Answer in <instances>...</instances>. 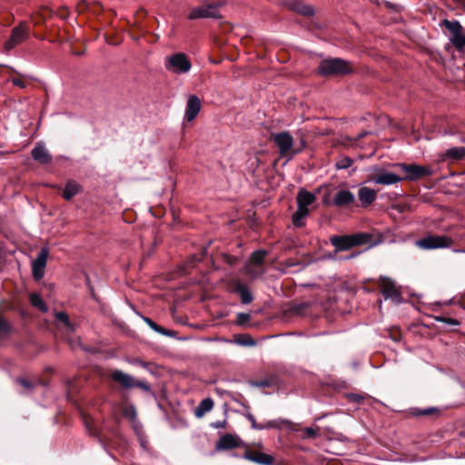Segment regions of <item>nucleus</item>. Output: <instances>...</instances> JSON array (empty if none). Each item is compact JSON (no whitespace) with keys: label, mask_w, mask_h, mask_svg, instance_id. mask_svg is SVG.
<instances>
[{"label":"nucleus","mask_w":465,"mask_h":465,"mask_svg":"<svg viewBox=\"0 0 465 465\" xmlns=\"http://www.w3.org/2000/svg\"><path fill=\"white\" fill-rule=\"evenodd\" d=\"M12 83L21 88H25L26 84L25 81L20 77H14L12 78Z\"/></svg>","instance_id":"58836bf2"},{"label":"nucleus","mask_w":465,"mask_h":465,"mask_svg":"<svg viewBox=\"0 0 465 465\" xmlns=\"http://www.w3.org/2000/svg\"><path fill=\"white\" fill-rule=\"evenodd\" d=\"M10 330V326L9 324L7 323V322L3 319V318H0V334H6Z\"/></svg>","instance_id":"c9c22d12"},{"label":"nucleus","mask_w":465,"mask_h":465,"mask_svg":"<svg viewBox=\"0 0 465 465\" xmlns=\"http://www.w3.org/2000/svg\"><path fill=\"white\" fill-rule=\"evenodd\" d=\"M29 300H30L31 304L34 307L40 310L41 312H46L48 311L47 305L45 303V302L43 301V299L41 298V296L38 293H36V292L31 293L29 295Z\"/></svg>","instance_id":"393cba45"},{"label":"nucleus","mask_w":465,"mask_h":465,"mask_svg":"<svg viewBox=\"0 0 465 465\" xmlns=\"http://www.w3.org/2000/svg\"><path fill=\"white\" fill-rule=\"evenodd\" d=\"M247 420L251 422V426L254 430H262V424H258L254 416L251 413L246 414Z\"/></svg>","instance_id":"473e14b6"},{"label":"nucleus","mask_w":465,"mask_h":465,"mask_svg":"<svg viewBox=\"0 0 465 465\" xmlns=\"http://www.w3.org/2000/svg\"><path fill=\"white\" fill-rule=\"evenodd\" d=\"M352 246L363 244L369 242L370 235L368 233H359L351 235Z\"/></svg>","instance_id":"c756f323"},{"label":"nucleus","mask_w":465,"mask_h":465,"mask_svg":"<svg viewBox=\"0 0 465 465\" xmlns=\"http://www.w3.org/2000/svg\"><path fill=\"white\" fill-rule=\"evenodd\" d=\"M305 433L308 437L313 438L316 436V431L312 428H306Z\"/></svg>","instance_id":"37998d69"},{"label":"nucleus","mask_w":465,"mask_h":465,"mask_svg":"<svg viewBox=\"0 0 465 465\" xmlns=\"http://www.w3.org/2000/svg\"><path fill=\"white\" fill-rule=\"evenodd\" d=\"M30 30L25 22H21L12 29L11 35L4 44V50L9 52L29 37Z\"/></svg>","instance_id":"0eeeda50"},{"label":"nucleus","mask_w":465,"mask_h":465,"mask_svg":"<svg viewBox=\"0 0 465 465\" xmlns=\"http://www.w3.org/2000/svg\"><path fill=\"white\" fill-rule=\"evenodd\" d=\"M239 343L244 346H254L256 344V342L251 336L244 337L242 341H239Z\"/></svg>","instance_id":"e433bc0d"},{"label":"nucleus","mask_w":465,"mask_h":465,"mask_svg":"<svg viewBox=\"0 0 465 465\" xmlns=\"http://www.w3.org/2000/svg\"><path fill=\"white\" fill-rule=\"evenodd\" d=\"M381 292L385 299H398L400 291L395 282L388 277H381L379 280Z\"/></svg>","instance_id":"9b49d317"},{"label":"nucleus","mask_w":465,"mask_h":465,"mask_svg":"<svg viewBox=\"0 0 465 465\" xmlns=\"http://www.w3.org/2000/svg\"><path fill=\"white\" fill-rule=\"evenodd\" d=\"M226 425V420H218L213 423H212V427L215 429H223Z\"/></svg>","instance_id":"79ce46f5"},{"label":"nucleus","mask_w":465,"mask_h":465,"mask_svg":"<svg viewBox=\"0 0 465 465\" xmlns=\"http://www.w3.org/2000/svg\"><path fill=\"white\" fill-rule=\"evenodd\" d=\"M266 254L267 252L262 250L252 252L251 256V263L254 266H261L263 262Z\"/></svg>","instance_id":"cd10ccee"},{"label":"nucleus","mask_w":465,"mask_h":465,"mask_svg":"<svg viewBox=\"0 0 465 465\" xmlns=\"http://www.w3.org/2000/svg\"><path fill=\"white\" fill-rule=\"evenodd\" d=\"M354 199V194L351 191L341 190L336 193L333 203L338 207H343L353 203Z\"/></svg>","instance_id":"a211bd4d"},{"label":"nucleus","mask_w":465,"mask_h":465,"mask_svg":"<svg viewBox=\"0 0 465 465\" xmlns=\"http://www.w3.org/2000/svg\"><path fill=\"white\" fill-rule=\"evenodd\" d=\"M243 458L260 465H272L274 458L272 455L260 451H247Z\"/></svg>","instance_id":"ddd939ff"},{"label":"nucleus","mask_w":465,"mask_h":465,"mask_svg":"<svg viewBox=\"0 0 465 465\" xmlns=\"http://www.w3.org/2000/svg\"><path fill=\"white\" fill-rule=\"evenodd\" d=\"M331 242L337 250H346L352 246L351 236H333Z\"/></svg>","instance_id":"412c9836"},{"label":"nucleus","mask_w":465,"mask_h":465,"mask_svg":"<svg viewBox=\"0 0 465 465\" xmlns=\"http://www.w3.org/2000/svg\"><path fill=\"white\" fill-rule=\"evenodd\" d=\"M110 378L119 383L124 389L140 388L145 392H150L151 388L143 381L136 380L132 375L125 373L120 370H114L110 373Z\"/></svg>","instance_id":"20e7f679"},{"label":"nucleus","mask_w":465,"mask_h":465,"mask_svg":"<svg viewBox=\"0 0 465 465\" xmlns=\"http://www.w3.org/2000/svg\"><path fill=\"white\" fill-rule=\"evenodd\" d=\"M32 157L35 161L45 164L49 163L52 160V156L45 144L37 143L31 152Z\"/></svg>","instance_id":"4468645a"},{"label":"nucleus","mask_w":465,"mask_h":465,"mask_svg":"<svg viewBox=\"0 0 465 465\" xmlns=\"http://www.w3.org/2000/svg\"><path fill=\"white\" fill-rule=\"evenodd\" d=\"M443 25L451 33V35H460L462 34V26L458 21L444 20Z\"/></svg>","instance_id":"a878e982"},{"label":"nucleus","mask_w":465,"mask_h":465,"mask_svg":"<svg viewBox=\"0 0 465 465\" xmlns=\"http://www.w3.org/2000/svg\"><path fill=\"white\" fill-rule=\"evenodd\" d=\"M213 408V401L211 398L203 399L194 410V415L197 418H202L205 413L212 411Z\"/></svg>","instance_id":"aec40b11"},{"label":"nucleus","mask_w":465,"mask_h":465,"mask_svg":"<svg viewBox=\"0 0 465 465\" xmlns=\"http://www.w3.org/2000/svg\"><path fill=\"white\" fill-rule=\"evenodd\" d=\"M272 141L277 145L282 156L292 157L301 151L293 148V138L287 132L273 134Z\"/></svg>","instance_id":"423d86ee"},{"label":"nucleus","mask_w":465,"mask_h":465,"mask_svg":"<svg viewBox=\"0 0 465 465\" xmlns=\"http://www.w3.org/2000/svg\"><path fill=\"white\" fill-rule=\"evenodd\" d=\"M290 8L296 13L306 16H311L314 14L313 8L311 5H305L299 1L292 2L290 5Z\"/></svg>","instance_id":"5701e85b"},{"label":"nucleus","mask_w":465,"mask_h":465,"mask_svg":"<svg viewBox=\"0 0 465 465\" xmlns=\"http://www.w3.org/2000/svg\"><path fill=\"white\" fill-rule=\"evenodd\" d=\"M80 191V186L75 182H68L65 184V187L63 192V197L66 200L72 199L74 196H75Z\"/></svg>","instance_id":"b1692460"},{"label":"nucleus","mask_w":465,"mask_h":465,"mask_svg":"<svg viewBox=\"0 0 465 465\" xmlns=\"http://www.w3.org/2000/svg\"><path fill=\"white\" fill-rule=\"evenodd\" d=\"M233 291L240 294L242 302L244 304H249L252 301V295L249 292V290L242 285L240 282H236L233 287Z\"/></svg>","instance_id":"4be33fe9"},{"label":"nucleus","mask_w":465,"mask_h":465,"mask_svg":"<svg viewBox=\"0 0 465 465\" xmlns=\"http://www.w3.org/2000/svg\"><path fill=\"white\" fill-rule=\"evenodd\" d=\"M241 445V440L232 434H225L216 443L217 450H232Z\"/></svg>","instance_id":"dca6fc26"},{"label":"nucleus","mask_w":465,"mask_h":465,"mask_svg":"<svg viewBox=\"0 0 465 465\" xmlns=\"http://www.w3.org/2000/svg\"><path fill=\"white\" fill-rule=\"evenodd\" d=\"M56 321L64 323L69 331H73V326L70 323L69 317L65 312H58L54 313Z\"/></svg>","instance_id":"7c9ffc66"},{"label":"nucleus","mask_w":465,"mask_h":465,"mask_svg":"<svg viewBox=\"0 0 465 465\" xmlns=\"http://www.w3.org/2000/svg\"><path fill=\"white\" fill-rule=\"evenodd\" d=\"M144 322L153 329L155 331L159 332V333H164V331L163 328H161L160 326H158L153 320H151L150 318H144Z\"/></svg>","instance_id":"72a5a7b5"},{"label":"nucleus","mask_w":465,"mask_h":465,"mask_svg":"<svg viewBox=\"0 0 465 465\" xmlns=\"http://www.w3.org/2000/svg\"><path fill=\"white\" fill-rule=\"evenodd\" d=\"M433 409H424L420 411H419L417 414H420V415H428V414H430L432 412Z\"/></svg>","instance_id":"a18cd8bd"},{"label":"nucleus","mask_w":465,"mask_h":465,"mask_svg":"<svg viewBox=\"0 0 465 465\" xmlns=\"http://www.w3.org/2000/svg\"><path fill=\"white\" fill-rule=\"evenodd\" d=\"M17 381L26 390H30L32 388V384L24 379H18Z\"/></svg>","instance_id":"a19ab883"},{"label":"nucleus","mask_w":465,"mask_h":465,"mask_svg":"<svg viewBox=\"0 0 465 465\" xmlns=\"http://www.w3.org/2000/svg\"><path fill=\"white\" fill-rule=\"evenodd\" d=\"M453 243L451 238L444 235L430 234L416 241V246L421 250L449 248Z\"/></svg>","instance_id":"39448f33"},{"label":"nucleus","mask_w":465,"mask_h":465,"mask_svg":"<svg viewBox=\"0 0 465 465\" xmlns=\"http://www.w3.org/2000/svg\"><path fill=\"white\" fill-rule=\"evenodd\" d=\"M48 254V249L42 248L37 257L33 261L32 272L35 279L40 280L44 277Z\"/></svg>","instance_id":"9d476101"},{"label":"nucleus","mask_w":465,"mask_h":465,"mask_svg":"<svg viewBox=\"0 0 465 465\" xmlns=\"http://www.w3.org/2000/svg\"><path fill=\"white\" fill-rule=\"evenodd\" d=\"M351 64L341 58H331L322 60L317 69L322 76L344 75L352 72Z\"/></svg>","instance_id":"f257e3e1"},{"label":"nucleus","mask_w":465,"mask_h":465,"mask_svg":"<svg viewBox=\"0 0 465 465\" xmlns=\"http://www.w3.org/2000/svg\"><path fill=\"white\" fill-rule=\"evenodd\" d=\"M439 321L446 322L450 325H454V326L459 324V322L452 318H440V319H439Z\"/></svg>","instance_id":"ea45409f"},{"label":"nucleus","mask_w":465,"mask_h":465,"mask_svg":"<svg viewBox=\"0 0 465 465\" xmlns=\"http://www.w3.org/2000/svg\"><path fill=\"white\" fill-rule=\"evenodd\" d=\"M287 423H289V421L285 420H270V421L266 422L265 424H262V430L280 428L282 424H287Z\"/></svg>","instance_id":"2f4dec72"},{"label":"nucleus","mask_w":465,"mask_h":465,"mask_svg":"<svg viewBox=\"0 0 465 465\" xmlns=\"http://www.w3.org/2000/svg\"><path fill=\"white\" fill-rule=\"evenodd\" d=\"M351 399L353 400L356 402H360V401H361L363 400V397L361 395H359V394H352V395H351Z\"/></svg>","instance_id":"c03bdc74"},{"label":"nucleus","mask_w":465,"mask_h":465,"mask_svg":"<svg viewBox=\"0 0 465 465\" xmlns=\"http://www.w3.org/2000/svg\"><path fill=\"white\" fill-rule=\"evenodd\" d=\"M237 319L239 324H243L250 319V314L243 312L238 313Z\"/></svg>","instance_id":"4c0bfd02"},{"label":"nucleus","mask_w":465,"mask_h":465,"mask_svg":"<svg viewBox=\"0 0 465 465\" xmlns=\"http://www.w3.org/2000/svg\"><path fill=\"white\" fill-rule=\"evenodd\" d=\"M124 415L130 420H134L136 419V411L134 406L126 408L124 411Z\"/></svg>","instance_id":"f704fd0d"},{"label":"nucleus","mask_w":465,"mask_h":465,"mask_svg":"<svg viewBox=\"0 0 465 465\" xmlns=\"http://www.w3.org/2000/svg\"><path fill=\"white\" fill-rule=\"evenodd\" d=\"M358 197L362 205H370L377 197L375 190L369 187H361L359 190Z\"/></svg>","instance_id":"6ab92c4d"},{"label":"nucleus","mask_w":465,"mask_h":465,"mask_svg":"<svg viewBox=\"0 0 465 465\" xmlns=\"http://www.w3.org/2000/svg\"><path fill=\"white\" fill-rule=\"evenodd\" d=\"M397 166L405 173L406 175L403 179L416 180L420 177L430 176L432 173L429 167L422 165L399 163Z\"/></svg>","instance_id":"6e6552de"},{"label":"nucleus","mask_w":465,"mask_h":465,"mask_svg":"<svg viewBox=\"0 0 465 465\" xmlns=\"http://www.w3.org/2000/svg\"><path fill=\"white\" fill-rule=\"evenodd\" d=\"M248 272H249L250 274H253V272H252L251 270H249V271H248Z\"/></svg>","instance_id":"49530a36"},{"label":"nucleus","mask_w":465,"mask_h":465,"mask_svg":"<svg viewBox=\"0 0 465 465\" xmlns=\"http://www.w3.org/2000/svg\"><path fill=\"white\" fill-rule=\"evenodd\" d=\"M165 69L175 74L188 73L192 68L191 61L183 53H176L164 59Z\"/></svg>","instance_id":"7ed1b4c3"},{"label":"nucleus","mask_w":465,"mask_h":465,"mask_svg":"<svg viewBox=\"0 0 465 465\" xmlns=\"http://www.w3.org/2000/svg\"><path fill=\"white\" fill-rule=\"evenodd\" d=\"M201 107L202 104L199 97L194 94L190 95L186 103V109L184 114L185 119L188 122L194 120L198 115Z\"/></svg>","instance_id":"f8f14e48"},{"label":"nucleus","mask_w":465,"mask_h":465,"mask_svg":"<svg viewBox=\"0 0 465 465\" xmlns=\"http://www.w3.org/2000/svg\"><path fill=\"white\" fill-rule=\"evenodd\" d=\"M353 160L348 156H341L335 163V166L339 170L347 169L351 166Z\"/></svg>","instance_id":"c85d7f7f"},{"label":"nucleus","mask_w":465,"mask_h":465,"mask_svg":"<svg viewBox=\"0 0 465 465\" xmlns=\"http://www.w3.org/2000/svg\"><path fill=\"white\" fill-rule=\"evenodd\" d=\"M316 200L313 193L301 190L297 194V211L292 215V223L296 227L303 226V220L310 213L309 206Z\"/></svg>","instance_id":"f03ea898"},{"label":"nucleus","mask_w":465,"mask_h":465,"mask_svg":"<svg viewBox=\"0 0 465 465\" xmlns=\"http://www.w3.org/2000/svg\"><path fill=\"white\" fill-rule=\"evenodd\" d=\"M450 40L459 52H465V35H451Z\"/></svg>","instance_id":"bb28decb"},{"label":"nucleus","mask_w":465,"mask_h":465,"mask_svg":"<svg viewBox=\"0 0 465 465\" xmlns=\"http://www.w3.org/2000/svg\"><path fill=\"white\" fill-rule=\"evenodd\" d=\"M219 11L216 5H211L207 6H197L192 9L188 15L190 20H195L199 18H217L219 17Z\"/></svg>","instance_id":"1a4fd4ad"},{"label":"nucleus","mask_w":465,"mask_h":465,"mask_svg":"<svg viewBox=\"0 0 465 465\" xmlns=\"http://www.w3.org/2000/svg\"><path fill=\"white\" fill-rule=\"evenodd\" d=\"M465 156V147H452L439 155L440 161H459Z\"/></svg>","instance_id":"2eb2a0df"},{"label":"nucleus","mask_w":465,"mask_h":465,"mask_svg":"<svg viewBox=\"0 0 465 465\" xmlns=\"http://www.w3.org/2000/svg\"><path fill=\"white\" fill-rule=\"evenodd\" d=\"M402 180L399 175L391 172H381L377 176L371 179L374 183L391 185L395 184Z\"/></svg>","instance_id":"f3484780"}]
</instances>
